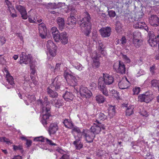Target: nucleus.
<instances>
[{"label":"nucleus","mask_w":159,"mask_h":159,"mask_svg":"<svg viewBox=\"0 0 159 159\" xmlns=\"http://www.w3.org/2000/svg\"><path fill=\"white\" fill-rule=\"evenodd\" d=\"M45 139V142H46L48 143L49 144L51 145H56V144L53 143L52 141L50 140H49L48 139L46 138Z\"/></svg>","instance_id":"58"},{"label":"nucleus","mask_w":159,"mask_h":159,"mask_svg":"<svg viewBox=\"0 0 159 159\" xmlns=\"http://www.w3.org/2000/svg\"><path fill=\"white\" fill-rule=\"evenodd\" d=\"M83 17L78 21V23L82 27L86 28L87 30L84 31V34L87 36H89L91 33L90 30L91 28V17L89 13L87 11L83 13Z\"/></svg>","instance_id":"2"},{"label":"nucleus","mask_w":159,"mask_h":159,"mask_svg":"<svg viewBox=\"0 0 159 159\" xmlns=\"http://www.w3.org/2000/svg\"><path fill=\"white\" fill-rule=\"evenodd\" d=\"M108 15L110 18H114L116 16L115 11L113 10H110L108 11Z\"/></svg>","instance_id":"48"},{"label":"nucleus","mask_w":159,"mask_h":159,"mask_svg":"<svg viewBox=\"0 0 159 159\" xmlns=\"http://www.w3.org/2000/svg\"><path fill=\"white\" fill-rule=\"evenodd\" d=\"M58 129L57 124L56 123L51 124L49 128V132L50 135L54 134Z\"/></svg>","instance_id":"17"},{"label":"nucleus","mask_w":159,"mask_h":159,"mask_svg":"<svg viewBox=\"0 0 159 159\" xmlns=\"http://www.w3.org/2000/svg\"><path fill=\"white\" fill-rule=\"evenodd\" d=\"M47 50L51 55L54 57L56 55L57 47L55 44L51 40L48 41L47 43Z\"/></svg>","instance_id":"9"},{"label":"nucleus","mask_w":159,"mask_h":159,"mask_svg":"<svg viewBox=\"0 0 159 159\" xmlns=\"http://www.w3.org/2000/svg\"><path fill=\"white\" fill-rule=\"evenodd\" d=\"M134 94H138L140 91V89L139 87H135L133 89Z\"/></svg>","instance_id":"49"},{"label":"nucleus","mask_w":159,"mask_h":159,"mask_svg":"<svg viewBox=\"0 0 159 159\" xmlns=\"http://www.w3.org/2000/svg\"><path fill=\"white\" fill-rule=\"evenodd\" d=\"M101 78L103 80H106V79H108L109 80H110V79L112 78V80H114L115 78L113 77L110 76L109 74L106 73L103 74V77H100L99 78L98 80H101Z\"/></svg>","instance_id":"40"},{"label":"nucleus","mask_w":159,"mask_h":159,"mask_svg":"<svg viewBox=\"0 0 159 159\" xmlns=\"http://www.w3.org/2000/svg\"><path fill=\"white\" fill-rule=\"evenodd\" d=\"M111 93L112 94L113 96L116 98H118L119 93L116 91L114 89L112 90L111 91Z\"/></svg>","instance_id":"51"},{"label":"nucleus","mask_w":159,"mask_h":159,"mask_svg":"<svg viewBox=\"0 0 159 159\" xmlns=\"http://www.w3.org/2000/svg\"><path fill=\"white\" fill-rule=\"evenodd\" d=\"M46 138L43 137V136H40L36 137L34 139V141H41L42 142H45V139Z\"/></svg>","instance_id":"45"},{"label":"nucleus","mask_w":159,"mask_h":159,"mask_svg":"<svg viewBox=\"0 0 159 159\" xmlns=\"http://www.w3.org/2000/svg\"><path fill=\"white\" fill-rule=\"evenodd\" d=\"M20 61L19 63L20 64H27L28 63L30 64V63L34 62L32 61V57L30 55H26V53L25 52H22L20 57Z\"/></svg>","instance_id":"6"},{"label":"nucleus","mask_w":159,"mask_h":159,"mask_svg":"<svg viewBox=\"0 0 159 159\" xmlns=\"http://www.w3.org/2000/svg\"><path fill=\"white\" fill-rule=\"evenodd\" d=\"M26 96L30 103L35 100V98L34 95H30L28 94Z\"/></svg>","instance_id":"47"},{"label":"nucleus","mask_w":159,"mask_h":159,"mask_svg":"<svg viewBox=\"0 0 159 159\" xmlns=\"http://www.w3.org/2000/svg\"><path fill=\"white\" fill-rule=\"evenodd\" d=\"M107 116L105 115L103 113H100L98 115V117L95 120V121L97 123H101V121H102L107 119Z\"/></svg>","instance_id":"24"},{"label":"nucleus","mask_w":159,"mask_h":159,"mask_svg":"<svg viewBox=\"0 0 159 159\" xmlns=\"http://www.w3.org/2000/svg\"><path fill=\"white\" fill-rule=\"evenodd\" d=\"M149 93L146 92L144 94H140L138 98V101L140 102H144L146 103L149 102Z\"/></svg>","instance_id":"14"},{"label":"nucleus","mask_w":159,"mask_h":159,"mask_svg":"<svg viewBox=\"0 0 159 159\" xmlns=\"http://www.w3.org/2000/svg\"><path fill=\"white\" fill-rule=\"evenodd\" d=\"M76 24V19L74 16H70L67 18L66 24L70 26L69 28H73Z\"/></svg>","instance_id":"22"},{"label":"nucleus","mask_w":159,"mask_h":159,"mask_svg":"<svg viewBox=\"0 0 159 159\" xmlns=\"http://www.w3.org/2000/svg\"><path fill=\"white\" fill-rule=\"evenodd\" d=\"M141 33L139 31H135L133 33V39H139L141 38Z\"/></svg>","instance_id":"43"},{"label":"nucleus","mask_w":159,"mask_h":159,"mask_svg":"<svg viewBox=\"0 0 159 159\" xmlns=\"http://www.w3.org/2000/svg\"><path fill=\"white\" fill-rule=\"evenodd\" d=\"M30 67L31 70V74H32V75H34L36 71V67L34 62L30 63Z\"/></svg>","instance_id":"38"},{"label":"nucleus","mask_w":159,"mask_h":159,"mask_svg":"<svg viewBox=\"0 0 159 159\" xmlns=\"http://www.w3.org/2000/svg\"><path fill=\"white\" fill-rule=\"evenodd\" d=\"M0 41L2 44H3L5 43L6 39L3 36H0Z\"/></svg>","instance_id":"61"},{"label":"nucleus","mask_w":159,"mask_h":159,"mask_svg":"<svg viewBox=\"0 0 159 159\" xmlns=\"http://www.w3.org/2000/svg\"><path fill=\"white\" fill-rule=\"evenodd\" d=\"M109 108L108 109V115L111 118L115 114V109L114 106L108 105Z\"/></svg>","instance_id":"27"},{"label":"nucleus","mask_w":159,"mask_h":159,"mask_svg":"<svg viewBox=\"0 0 159 159\" xmlns=\"http://www.w3.org/2000/svg\"><path fill=\"white\" fill-rule=\"evenodd\" d=\"M51 30L52 34H53V33H58V31L57 29V28L55 27H52L51 28Z\"/></svg>","instance_id":"59"},{"label":"nucleus","mask_w":159,"mask_h":159,"mask_svg":"<svg viewBox=\"0 0 159 159\" xmlns=\"http://www.w3.org/2000/svg\"><path fill=\"white\" fill-rule=\"evenodd\" d=\"M55 3H49L47 5V7L48 8H56L57 7L55 6Z\"/></svg>","instance_id":"55"},{"label":"nucleus","mask_w":159,"mask_h":159,"mask_svg":"<svg viewBox=\"0 0 159 159\" xmlns=\"http://www.w3.org/2000/svg\"><path fill=\"white\" fill-rule=\"evenodd\" d=\"M137 22L134 25V27L135 28H142V27H144V25H145V24L143 22Z\"/></svg>","instance_id":"37"},{"label":"nucleus","mask_w":159,"mask_h":159,"mask_svg":"<svg viewBox=\"0 0 159 159\" xmlns=\"http://www.w3.org/2000/svg\"><path fill=\"white\" fill-rule=\"evenodd\" d=\"M133 43L135 47L139 48L142 44V41L139 39H133Z\"/></svg>","instance_id":"35"},{"label":"nucleus","mask_w":159,"mask_h":159,"mask_svg":"<svg viewBox=\"0 0 159 159\" xmlns=\"http://www.w3.org/2000/svg\"><path fill=\"white\" fill-rule=\"evenodd\" d=\"M61 86V84L58 81V80H53L52 82V84L51 85V87L52 88V87L55 88V89L56 90H57L59 89Z\"/></svg>","instance_id":"32"},{"label":"nucleus","mask_w":159,"mask_h":159,"mask_svg":"<svg viewBox=\"0 0 159 159\" xmlns=\"http://www.w3.org/2000/svg\"><path fill=\"white\" fill-rule=\"evenodd\" d=\"M113 68L116 72L123 74L125 73V67L124 63L120 61L118 62L115 63L113 65Z\"/></svg>","instance_id":"8"},{"label":"nucleus","mask_w":159,"mask_h":159,"mask_svg":"<svg viewBox=\"0 0 159 159\" xmlns=\"http://www.w3.org/2000/svg\"><path fill=\"white\" fill-rule=\"evenodd\" d=\"M130 82L128 80H121L118 83L119 87L120 89H124L130 86Z\"/></svg>","instance_id":"18"},{"label":"nucleus","mask_w":159,"mask_h":159,"mask_svg":"<svg viewBox=\"0 0 159 159\" xmlns=\"http://www.w3.org/2000/svg\"><path fill=\"white\" fill-rule=\"evenodd\" d=\"M74 89H75L74 92L77 93L78 97L80 96L83 98H89L92 95L91 92L86 87L83 86L80 87L79 91L75 87Z\"/></svg>","instance_id":"4"},{"label":"nucleus","mask_w":159,"mask_h":159,"mask_svg":"<svg viewBox=\"0 0 159 159\" xmlns=\"http://www.w3.org/2000/svg\"><path fill=\"white\" fill-rule=\"evenodd\" d=\"M150 4V7L153 8L155 11L157 10V7H159V0H151Z\"/></svg>","instance_id":"23"},{"label":"nucleus","mask_w":159,"mask_h":159,"mask_svg":"<svg viewBox=\"0 0 159 159\" xmlns=\"http://www.w3.org/2000/svg\"><path fill=\"white\" fill-rule=\"evenodd\" d=\"M16 9L20 12L22 19L25 20L26 19L28 18V16L25 7L20 5H16Z\"/></svg>","instance_id":"10"},{"label":"nucleus","mask_w":159,"mask_h":159,"mask_svg":"<svg viewBox=\"0 0 159 159\" xmlns=\"http://www.w3.org/2000/svg\"><path fill=\"white\" fill-rule=\"evenodd\" d=\"M63 123L64 124L65 126L69 129H72L73 126V124L72 122L68 119L64 120Z\"/></svg>","instance_id":"29"},{"label":"nucleus","mask_w":159,"mask_h":159,"mask_svg":"<svg viewBox=\"0 0 159 159\" xmlns=\"http://www.w3.org/2000/svg\"><path fill=\"white\" fill-rule=\"evenodd\" d=\"M22 148V146L20 145L18 146L15 145L13 146V149L15 151L17 150H21Z\"/></svg>","instance_id":"60"},{"label":"nucleus","mask_w":159,"mask_h":159,"mask_svg":"<svg viewBox=\"0 0 159 159\" xmlns=\"http://www.w3.org/2000/svg\"><path fill=\"white\" fill-rule=\"evenodd\" d=\"M52 104L55 105L56 107L61 105V100L56 99L51 101Z\"/></svg>","instance_id":"41"},{"label":"nucleus","mask_w":159,"mask_h":159,"mask_svg":"<svg viewBox=\"0 0 159 159\" xmlns=\"http://www.w3.org/2000/svg\"><path fill=\"white\" fill-rule=\"evenodd\" d=\"M113 82V80H99L98 84V87L105 95H108V91L106 87V84L110 85Z\"/></svg>","instance_id":"3"},{"label":"nucleus","mask_w":159,"mask_h":159,"mask_svg":"<svg viewBox=\"0 0 159 159\" xmlns=\"http://www.w3.org/2000/svg\"><path fill=\"white\" fill-rule=\"evenodd\" d=\"M82 136L84 137L87 143H90L93 142L95 136L90 130L84 129L82 131Z\"/></svg>","instance_id":"5"},{"label":"nucleus","mask_w":159,"mask_h":159,"mask_svg":"<svg viewBox=\"0 0 159 159\" xmlns=\"http://www.w3.org/2000/svg\"><path fill=\"white\" fill-rule=\"evenodd\" d=\"M9 11L10 12V15H11V17H12V18L16 17L17 16V14H16L14 13L16 12V10L15 9V11H13V12L12 10H10Z\"/></svg>","instance_id":"54"},{"label":"nucleus","mask_w":159,"mask_h":159,"mask_svg":"<svg viewBox=\"0 0 159 159\" xmlns=\"http://www.w3.org/2000/svg\"><path fill=\"white\" fill-rule=\"evenodd\" d=\"M134 106L133 105L129 106L127 107L126 110V115L128 116H130L134 113L133 109Z\"/></svg>","instance_id":"33"},{"label":"nucleus","mask_w":159,"mask_h":159,"mask_svg":"<svg viewBox=\"0 0 159 159\" xmlns=\"http://www.w3.org/2000/svg\"><path fill=\"white\" fill-rule=\"evenodd\" d=\"M121 24L117 21L116 25V30L117 32H120L121 31Z\"/></svg>","instance_id":"42"},{"label":"nucleus","mask_w":159,"mask_h":159,"mask_svg":"<svg viewBox=\"0 0 159 159\" xmlns=\"http://www.w3.org/2000/svg\"><path fill=\"white\" fill-rule=\"evenodd\" d=\"M92 58L93 60V66L98 68L99 66L100 63L99 62L98 57L97 55L96 52H94L92 53Z\"/></svg>","instance_id":"15"},{"label":"nucleus","mask_w":159,"mask_h":159,"mask_svg":"<svg viewBox=\"0 0 159 159\" xmlns=\"http://www.w3.org/2000/svg\"><path fill=\"white\" fill-rule=\"evenodd\" d=\"M48 93L49 96L52 98H56L58 96L57 93L51 89L49 87L47 89Z\"/></svg>","instance_id":"28"},{"label":"nucleus","mask_w":159,"mask_h":159,"mask_svg":"<svg viewBox=\"0 0 159 159\" xmlns=\"http://www.w3.org/2000/svg\"><path fill=\"white\" fill-rule=\"evenodd\" d=\"M57 24L60 30H62L65 27V20L64 18L58 17L57 19Z\"/></svg>","instance_id":"20"},{"label":"nucleus","mask_w":159,"mask_h":159,"mask_svg":"<svg viewBox=\"0 0 159 159\" xmlns=\"http://www.w3.org/2000/svg\"><path fill=\"white\" fill-rule=\"evenodd\" d=\"M99 46L98 47V49L99 51L102 52L104 50V48H102L103 44L101 43H99Z\"/></svg>","instance_id":"63"},{"label":"nucleus","mask_w":159,"mask_h":159,"mask_svg":"<svg viewBox=\"0 0 159 159\" xmlns=\"http://www.w3.org/2000/svg\"><path fill=\"white\" fill-rule=\"evenodd\" d=\"M96 99L97 102L99 103H103L105 100L104 97L101 95H97L96 97Z\"/></svg>","instance_id":"34"},{"label":"nucleus","mask_w":159,"mask_h":159,"mask_svg":"<svg viewBox=\"0 0 159 159\" xmlns=\"http://www.w3.org/2000/svg\"><path fill=\"white\" fill-rule=\"evenodd\" d=\"M100 34L103 37H109L111 35V29L110 27L101 28L99 30Z\"/></svg>","instance_id":"11"},{"label":"nucleus","mask_w":159,"mask_h":159,"mask_svg":"<svg viewBox=\"0 0 159 159\" xmlns=\"http://www.w3.org/2000/svg\"><path fill=\"white\" fill-rule=\"evenodd\" d=\"M70 15V16H75L77 14V11L75 9H72L71 10Z\"/></svg>","instance_id":"52"},{"label":"nucleus","mask_w":159,"mask_h":159,"mask_svg":"<svg viewBox=\"0 0 159 159\" xmlns=\"http://www.w3.org/2000/svg\"><path fill=\"white\" fill-rule=\"evenodd\" d=\"M63 97L65 100L69 101L73 99L74 95L71 93L67 91L63 95Z\"/></svg>","instance_id":"26"},{"label":"nucleus","mask_w":159,"mask_h":159,"mask_svg":"<svg viewBox=\"0 0 159 159\" xmlns=\"http://www.w3.org/2000/svg\"><path fill=\"white\" fill-rule=\"evenodd\" d=\"M157 80H152V85L153 86H157L159 91V84H157Z\"/></svg>","instance_id":"56"},{"label":"nucleus","mask_w":159,"mask_h":159,"mask_svg":"<svg viewBox=\"0 0 159 159\" xmlns=\"http://www.w3.org/2000/svg\"><path fill=\"white\" fill-rule=\"evenodd\" d=\"M64 75L66 80H75L78 78L77 76H75V75L69 70H66L64 72Z\"/></svg>","instance_id":"13"},{"label":"nucleus","mask_w":159,"mask_h":159,"mask_svg":"<svg viewBox=\"0 0 159 159\" xmlns=\"http://www.w3.org/2000/svg\"><path fill=\"white\" fill-rule=\"evenodd\" d=\"M52 36L55 41L56 42H59L60 41V34H59L58 33H53Z\"/></svg>","instance_id":"39"},{"label":"nucleus","mask_w":159,"mask_h":159,"mask_svg":"<svg viewBox=\"0 0 159 159\" xmlns=\"http://www.w3.org/2000/svg\"><path fill=\"white\" fill-rule=\"evenodd\" d=\"M28 20L30 22L32 23H36V20L34 18H32L31 17H29Z\"/></svg>","instance_id":"62"},{"label":"nucleus","mask_w":159,"mask_h":159,"mask_svg":"<svg viewBox=\"0 0 159 159\" xmlns=\"http://www.w3.org/2000/svg\"><path fill=\"white\" fill-rule=\"evenodd\" d=\"M75 140L73 142V144L75 145L76 149L79 150L81 148L83 147L82 143L80 141L82 138L80 137L77 138L76 137L74 136Z\"/></svg>","instance_id":"16"},{"label":"nucleus","mask_w":159,"mask_h":159,"mask_svg":"<svg viewBox=\"0 0 159 159\" xmlns=\"http://www.w3.org/2000/svg\"><path fill=\"white\" fill-rule=\"evenodd\" d=\"M0 142H5L8 145L11 144V142L8 139H6L5 137H0Z\"/></svg>","instance_id":"44"},{"label":"nucleus","mask_w":159,"mask_h":159,"mask_svg":"<svg viewBox=\"0 0 159 159\" xmlns=\"http://www.w3.org/2000/svg\"><path fill=\"white\" fill-rule=\"evenodd\" d=\"M39 102L41 107L40 120L43 125L45 126L50 120L51 115L49 112L50 107L49 103L46 102H42L41 101Z\"/></svg>","instance_id":"1"},{"label":"nucleus","mask_w":159,"mask_h":159,"mask_svg":"<svg viewBox=\"0 0 159 159\" xmlns=\"http://www.w3.org/2000/svg\"><path fill=\"white\" fill-rule=\"evenodd\" d=\"M60 41L63 44H67L68 41L67 33L66 32H64L60 34Z\"/></svg>","instance_id":"19"},{"label":"nucleus","mask_w":159,"mask_h":159,"mask_svg":"<svg viewBox=\"0 0 159 159\" xmlns=\"http://www.w3.org/2000/svg\"><path fill=\"white\" fill-rule=\"evenodd\" d=\"M39 36L42 39L46 38L47 36V30L45 26H40L39 28Z\"/></svg>","instance_id":"21"},{"label":"nucleus","mask_w":159,"mask_h":159,"mask_svg":"<svg viewBox=\"0 0 159 159\" xmlns=\"http://www.w3.org/2000/svg\"><path fill=\"white\" fill-rule=\"evenodd\" d=\"M144 14L141 11H139L136 12L135 13V16L133 18V20H134L135 21H140L143 17Z\"/></svg>","instance_id":"25"},{"label":"nucleus","mask_w":159,"mask_h":159,"mask_svg":"<svg viewBox=\"0 0 159 159\" xmlns=\"http://www.w3.org/2000/svg\"><path fill=\"white\" fill-rule=\"evenodd\" d=\"M5 82H4L5 84H3L7 89H10L15 84L13 80H5Z\"/></svg>","instance_id":"30"},{"label":"nucleus","mask_w":159,"mask_h":159,"mask_svg":"<svg viewBox=\"0 0 159 159\" xmlns=\"http://www.w3.org/2000/svg\"><path fill=\"white\" fill-rule=\"evenodd\" d=\"M5 2L7 6V10L8 11L12 10L13 11H15V8L11 2H10L8 0H5Z\"/></svg>","instance_id":"36"},{"label":"nucleus","mask_w":159,"mask_h":159,"mask_svg":"<svg viewBox=\"0 0 159 159\" xmlns=\"http://www.w3.org/2000/svg\"><path fill=\"white\" fill-rule=\"evenodd\" d=\"M122 58L124 59L125 61L127 63H129L130 62L129 58L126 55H123Z\"/></svg>","instance_id":"53"},{"label":"nucleus","mask_w":159,"mask_h":159,"mask_svg":"<svg viewBox=\"0 0 159 159\" xmlns=\"http://www.w3.org/2000/svg\"><path fill=\"white\" fill-rule=\"evenodd\" d=\"M60 159H69V156L67 154H64Z\"/></svg>","instance_id":"64"},{"label":"nucleus","mask_w":159,"mask_h":159,"mask_svg":"<svg viewBox=\"0 0 159 159\" xmlns=\"http://www.w3.org/2000/svg\"><path fill=\"white\" fill-rule=\"evenodd\" d=\"M150 24L154 27H157L159 25V18L156 15H151L150 17Z\"/></svg>","instance_id":"12"},{"label":"nucleus","mask_w":159,"mask_h":159,"mask_svg":"<svg viewBox=\"0 0 159 159\" xmlns=\"http://www.w3.org/2000/svg\"><path fill=\"white\" fill-rule=\"evenodd\" d=\"M124 17V19L125 20H130V19H131V21H133V18H132L131 15L129 13H125L123 16Z\"/></svg>","instance_id":"46"},{"label":"nucleus","mask_w":159,"mask_h":159,"mask_svg":"<svg viewBox=\"0 0 159 159\" xmlns=\"http://www.w3.org/2000/svg\"><path fill=\"white\" fill-rule=\"evenodd\" d=\"M93 124V125L91 127L90 130L95 135L99 134L102 129H105L104 125L102 123H97L94 121V122Z\"/></svg>","instance_id":"7"},{"label":"nucleus","mask_w":159,"mask_h":159,"mask_svg":"<svg viewBox=\"0 0 159 159\" xmlns=\"http://www.w3.org/2000/svg\"><path fill=\"white\" fill-rule=\"evenodd\" d=\"M67 82L69 83L70 82H72V83H70V85L72 86H75L77 84V80H66Z\"/></svg>","instance_id":"50"},{"label":"nucleus","mask_w":159,"mask_h":159,"mask_svg":"<svg viewBox=\"0 0 159 159\" xmlns=\"http://www.w3.org/2000/svg\"><path fill=\"white\" fill-rule=\"evenodd\" d=\"M72 129V132H75L78 134L77 136H75L77 138H79L80 137V138H82V132H81L80 129L79 128L76 126H73Z\"/></svg>","instance_id":"31"},{"label":"nucleus","mask_w":159,"mask_h":159,"mask_svg":"<svg viewBox=\"0 0 159 159\" xmlns=\"http://www.w3.org/2000/svg\"><path fill=\"white\" fill-rule=\"evenodd\" d=\"M150 71L152 75H153L155 73V71L156 70L155 67L154 65L152 67H151L150 68Z\"/></svg>","instance_id":"57"}]
</instances>
